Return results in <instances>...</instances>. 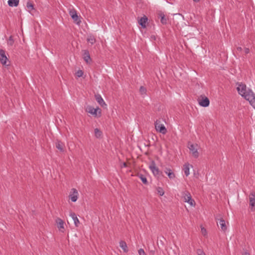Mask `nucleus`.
<instances>
[{
	"instance_id": "obj_17",
	"label": "nucleus",
	"mask_w": 255,
	"mask_h": 255,
	"mask_svg": "<svg viewBox=\"0 0 255 255\" xmlns=\"http://www.w3.org/2000/svg\"><path fill=\"white\" fill-rule=\"evenodd\" d=\"M250 204L253 207L255 206V194L254 192H252L250 195Z\"/></svg>"
},
{
	"instance_id": "obj_2",
	"label": "nucleus",
	"mask_w": 255,
	"mask_h": 255,
	"mask_svg": "<svg viewBox=\"0 0 255 255\" xmlns=\"http://www.w3.org/2000/svg\"><path fill=\"white\" fill-rule=\"evenodd\" d=\"M181 197L185 202L188 203L191 206H195V202L192 198L190 193L187 191L184 190L181 192Z\"/></svg>"
},
{
	"instance_id": "obj_27",
	"label": "nucleus",
	"mask_w": 255,
	"mask_h": 255,
	"mask_svg": "<svg viewBox=\"0 0 255 255\" xmlns=\"http://www.w3.org/2000/svg\"><path fill=\"white\" fill-rule=\"evenodd\" d=\"M26 7L29 11H31V10H32L34 9L33 4L30 1H28L27 2Z\"/></svg>"
},
{
	"instance_id": "obj_33",
	"label": "nucleus",
	"mask_w": 255,
	"mask_h": 255,
	"mask_svg": "<svg viewBox=\"0 0 255 255\" xmlns=\"http://www.w3.org/2000/svg\"><path fill=\"white\" fill-rule=\"evenodd\" d=\"M138 253L139 255H146L144 250L142 249H140L138 251Z\"/></svg>"
},
{
	"instance_id": "obj_6",
	"label": "nucleus",
	"mask_w": 255,
	"mask_h": 255,
	"mask_svg": "<svg viewBox=\"0 0 255 255\" xmlns=\"http://www.w3.org/2000/svg\"><path fill=\"white\" fill-rule=\"evenodd\" d=\"M199 147V145L197 144H191L189 145L188 148L195 158H197L199 156V152L198 151Z\"/></svg>"
},
{
	"instance_id": "obj_10",
	"label": "nucleus",
	"mask_w": 255,
	"mask_h": 255,
	"mask_svg": "<svg viewBox=\"0 0 255 255\" xmlns=\"http://www.w3.org/2000/svg\"><path fill=\"white\" fill-rule=\"evenodd\" d=\"M218 225L220 226L221 230L223 232H226L227 230V226L225 220L223 218H220L217 222Z\"/></svg>"
},
{
	"instance_id": "obj_20",
	"label": "nucleus",
	"mask_w": 255,
	"mask_h": 255,
	"mask_svg": "<svg viewBox=\"0 0 255 255\" xmlns=\"http://www.w3.org/2000/svg\"><path fill=\"white\" fill-rule=\"evenodd\" d=\"M120 247L123 250L125 253H127L128 251V246L125 241H121L119 243Z\"/></svg>"
},
{
	"instance_id": "obj_13",
	"label": "nucleus",
	"mask_w": 255,
	"mask_h": 255,
	"mask_svg": "<svg viewBox=\"0 0 255 255\" xmlns=\"http://www.w3.org/2000/svg\"><path fill=\"white\" fill-rule=\"evenodd\" d=\"M210 101L208 98L205 97L199 100V104L203 107H207L209 105Z\"/></svg>"
},
{
	"instance_id": "obj_31",
	"label": "nucleus",
	"mask_w": 255,
	"mask_h": 255,
	"mask_svg": "<svg viewBox=\"0 0 255 255\" xmlns=\"http://www.w3.org/2000/svg\"><path fill=\"white\" fill-rule=\"evenodd\" d=\"M76 76L78 77H81L83 76V72L82 70H78L77 72H76Z\"/></svg>"
},
{
	"instance_id": "obj_7",
	"label": "nucleus",
	"mask_w": 255,
	"mask_h": 255,
	"mask_svg": "<svg viewBox=\"0 0 255 255\" xmlns=\"http://www.w3.org/2000/svg\"><path fill=\"white\" fill-rule=\"evenodd\" d=\"M79 193L77 189L72 188L70 192L69 198L73 202L77 201L78 198Z\"/></svg>"
},
{
	"instance_id": "obj_5",
	"label": "nucleus",
	"mask_w": 255,
	"mask_h": 255,
	"mask_svg": "<svg viewBox=\"0 0 255 255\" xmlns=\"http://www.w3.org/2000/svg\"><path fill=\"white\" fill-rule=\"evenodd\" d=\"M155 127L156 130L162 133L163 134H165L167 132V129L163 124L160 123V121H156L155 123Z\"/></svg>"
},
{
	"instance_id": "obj_22",
	"label": "nucleus",
	"mask_w": 255,
	"mask_h": 255,
	"mask_svg": "<svg viewBox=\"0 0 255 255\" xmlns=\"http://www.w3.org/2000/svg\"><path fill=\"white\" fill-rule=\"evenodd\" d=\"M87 40L88 42L90 43L92 45L95 43V42L96 41L94 36H93L92 34H89L88 35Z\"/></svg>"
},
{
	"instance_id": "obj_32",
	"label": "nucleus",
	"mask_w": 255,
	"mask_h": 255,
	"mask_svg": "<svg viewBox=\"0 0 255 255\" xmlns=\"http://www.w3.org/2000/svg\"><path fill=\"white\" fill-rule=\"evenodd\" d=\"M146 89L144 88L143 86H141L140 88V92L142 94H145L146 93Z\"/></svg>"
},
{
	"instance_id": "obj_28",
	"label": "nucleus",
	"mask_w": 255,
	"mask_h": 255,
	"mask_svg": "<svg viewBox=\"0 0 255 255\" xmlns=\"http://www.w3.org/2000/svg\"><path fill=\"white\" fill-rule=\"evenodd\" d=\"M156 190L158 194L160 196H162L164 194V191L162 187H158Z\"/></svg>"
},
{
	"instance_id": "obj_30",
	"label": "nucleus",
	"mask_w": 255,
	"mask_h": 255,
	"mask_svg": "<svg viewBox=\"0 0 255 255\" xmlns=\"http://www.w3.org/2000/svg\"><path fill=\"white\" fill-rule=\"evenodd\" d=\"M13 42H14V41H13L12 37L11 36H10L9 37V39L7 41V43H8V44H9L10 45H12L13 44Z\"/></svg>"
},
{
	"instance_id": "obj_39",
	"label": "nucleus",
	"mask_w": 255,
	"mask_h": 255,
	"mask_svg": "<svg viewBox=\"0 0 255 255\" xmlns=\"http://www.w3.org/2000/svg\"><path fill=\"white\" fill-rule=\"evenodd\" d=\"M124 166H126V164L125 163L124 164Z\"/></svg>"
},
{
	"instance_id": "obj_4",
	"label": "nucleus",
	"mask_w": 255,
	"mask_h": 255,
	"mask_svg": "<svg viewBox=\"0 0 255 255\" xmlns=\"http://www.w3.org/2000/svg\"><path fill=\"white\" fill-rule=\"evenodd\" d=\"M149 168L154 176L158 177L161 173L159 168L156 166L155 162L154 161L151 162L149 165Z\"/></svg>"
},
{
	"instance_id": "obj_18",
	"label": "nucleus",
	"mask_w": 255,
	"mask_h": 255,
	"mask_svg": "<svg viewBox=\"0 0 255 255\" xmlns=\"http://www.w3.org/2000/svg\"><path fill=\"white\" fill-rule=\"evenodd\" d=\"M83 58L87 63L91 61L90 54L88 50H84Z\"/></svg>"
},
{
	"instance_id": "obj_38",
	"label": "nucleus",
	"mask_w": 255,
	"mask_h": 255,
	"mask_svg": "<svg viewBox=\"0 0 255 255\" xmlns=\"http://www.w3.org/2000/svg\"><path fill=\"white\" fill-rule=\"evenodd\" d=\"M193 0L194 2H197L199 1V0Z\"/></svg>"
},
{
	"instance_id": "obj_34",
	"label": "nucleus",
	"mask_w": 255,
	"mask_h": 255,
	"mask_svg": "<svg viewBox=\"0 0 255 255\" xmlns=\"http://www.w3.org/2000/svg\"><path fill=\"white\" fill-rule=\"evenodd\" d=\"M198 255H206L205 253L201 250H198L197 251Z\"/></svg>"
},
{
	"instance_id": "obj_37",
	"label": "nucleus",
	"mask_w": 255,
	"mask_h": 255,
	"mask_svg": "<svg viewBox=\"0 0 255 255\" xmlns=\"http://www.w3.org/2000/svg\"><path fill=\"white\" fill-rule=\"evenodd\" d=\"M244 255H250L249 253L248 252H245Z\"/></svg>"
},
{
	"instance_id": "obj_21",
	"label": "nucleus",
	"mask_w": 255,
	"mask_h": 255,
	"mask_svg": "<svg viewBox=\"0 0 255 255\" xmlns=\"http://www.w3.org/2000/svg\"><path fill=\"white\" fill-rule=\"evenodd\" d=\"M19 0H8V4L11 7H15L18 5Z\"/></svg>"
},
{
	"instance_id": "obj_1",
	"label": "nucleus",
	"mask_w": 255,
	"mask_h": 255,
	"mask_svg": "<svg viewBox=\"0 0 255 255\" xmlns=\"http://www.w3.org/2000/svg\"><path fill=\"white\" fill-rule=\"evenodd\" d=\"M237 85L239 94L248 101L251 105L255 109V94L253 91L242 83H237Z\"/></svg>"
},
{
	"instance_id": "obj_16",
	"label": "nucleus",
	"mask_w": 255,
	"mask_h": 255,
	"mask_svg": "<svg viewBox=\"0 0 255 255\" xmlns=\"http://www.w3.org/2000/svg\"><path fill=\"white\" fill-rule=\"evenodd\" d=\"M70 216L72 218L75 226L78 227V226L80 224V222L79 221V219L77 217V216L75 214V213H74L73 212H71L70 213Z\"/></svg>"
},
{
	"instance_id": "obj_23",
	"label": "nucleus",
	"mask_w": 255,
	"mask_h": 255,
	"mask_svg": "<svg viewBox=\"0 0 255 255\" xmlns=\"http://www.w3.org/2000/svg\"><path fill=\"white\" fill-rule=\"evenodd\" d=\"M64 144L59 140H57L56 142V148L62 152L64 151Z\"/></svg>"
},
{
	"instance_id": "obj_8",
	"label": "nucleus",
	"mask_w": 255,
	"mask_h": 255,
	"mask_svg": "<svg viewBox=\"0 0 255 255\" xmlns=\"http://www.w3.org/2000/svg\"><path fill=\"white\" fill-rule=\"evenodd\" d=\"M69 14L73 19V20L77 24H79L81 21L80 20L78 14L77 13V11L74 9H71L69 10Z\"/></svg>"
},
{
	"instance_id": "obj_11",
	"label": "nucleus",
	"mask_w": 255,
	"mask_h": 255,
	"mask_svg": "<svg viewBox=\"0 0 255 255\" xmlns=\"http://www.w3.org/2000/svg\"><path fill=\"white\" fill-rule=\"evenodd\" d=\"M56 223L57 225V227L59 229V230L63 233L64 232V221L60 218H58L56 219Z\"/></svg>"
},
{
	"instance_id": "obj_36",
	"label": "nucleus",
	"mask_w": 255,
	"mask_h": 255,
	"mask_svg": "<svg viewBox=\"0 0 255 255\" xmlns=\"http://www.w3.org/2000/svg\"><path fill=\"white\" fill-rule=\"evenodd\" d=\"M237 50L238 51L240 52V51H241L242 50V48L241 47H238L237 48Z\"/></svg>"
},
{
	"instance_id": "obj_14",
	"label": "nucleus",
	"mask_w": 255,
	"mask_h": 255,
	"mask_svg": "<svg viewBox=\"0 0 255 255\" xmlns=\"http://www.w3.org/2000/svg\"><path fill=\"white\" fill-rule=\"evenodd\" d=\"M164 172L167 175L169 179H173L175 178V174L171 169L169 168H166L165 169Z\"/></svg>"
},
{
	"instance_id": "obj_15",
	"label": "nucleus",
	"mask_w": 255,
	"mask_h": 255,
	"mask_svg": "<svg viewBox=\"0 0 255 255\" xmlns=\"http://www.w3.org/2000/svg\"><path fill=\"white\" fill-rule=\"evenodd\" d=\"M190 167H192V166L188 163H185L183 165V170L184 171L185 175L186 176H188L190 174Z\"/></svg>"
},
{
	"instance_id": "obj_9",
	"label": "nucleus",
	"mask_w": 255,
	"mask_h": 255,
	"mask_svg": "<svg viewBox=\"0 0 255 255\" xmlns=\"http://www.w3.org/2000/svg\"><path fill=\"white\" fill-rule=\"evenodd\" d=\"M0 61L3 65L8 66L9 65L7 63L8 59L5 55V52L2 49L0 50Z\"/></svg>"
},
{
	"instance_id": "obj_25",
	"label": "nucleus",
	"mask_w": 255,
	"mask_h": 255,
	"mask_svg": "<svg viewBox=\"0 0 255 255\" xmlns=\"http://www.w3.org/2000/svg\"><path fill=\"white\" fill-rule=\"evenodd\" d=\"M94 132H95V136L97 138H100L102 134V132L100 129H99L98 128H96L95 129Z\"/></svg>"
},
{
	"instance_id": "obj_3",
	"label": "nucleus",
	"mask_w": 255,
	"mask_h": 255,
	"mask_svg": "<svg viewBox=\"0 0 255 255\" xmlns=\"http://www.w3.org/2000/svg\"><path fill=\"white\" fill-rule=\"evenodd\" d=\"M86 111L95 118H100L101 116V110L99 107L94 108L89 106L87 107Z\"/></svg>"
},
{
	"instance_id": "obj_12",
	"label": "nucleus",
	"mask_w": 255,
	"mask_h": 255,
	"mask_svg": "<svg viewBox=\"0 0 255 255\" xmlns=\"http://www.w3.org/2000/svg\"><path fill=\"white\" fill-rule=\"evenodd\" d=\"M95 97L96 101L101 106L104 107L107 106L102 96L100 94H96Z\"/></svg>"
},
{
	"instance_id": "obj_26",
	"label": "nucleus",
	"mask_w": 255,
	"mask_h": 255,
	"mask_svg": "<svg viewBox=\"0 0 255 255\" xmlns=\"http://www.w3.org/2000/svg\"><path fill=\"white\" fill-rule=\"evenodd\" d=\"M138 176L140 179V180L142 181L143 183H144V184H147V179H146V177L145 176H144L143 175L140 174H139L138 175Z\"/></svg>"
},
{
	"instance_id": "obj_24",
	"label": "nucleus",
	"mask_w": 255,
	"mask_h": 255,
	"mask_svg": "<svg viewBox=\"0 0 255 255\" xmlns=\"http://www.w3.org/2000/svg\"><path fill=\"white\" fill-rule=\"evenodd\" d=\"M159 17H160V21L162 24H166L167 19L165 18V15L163 13L160 12L159 14Z\"/></svg>"
},
{
	"instance_id": "obj_29",
	"label": "nucleus",
	"mask_w": 255,
	"mask_h": 255,
	"mask_svg": "<svg viewBox=\"0 0 255 255\" xmlns=\"http://www.w3.org/2000/svg\"><path fill=\"white\" fill-rule=\"evenodd\" d=\"M201 232L204 236L205 237L207 235V231L206 229L202 226L201 227Z\"/></svg>"
},
{
	"instance_id": "obj_35",
	"label": "nucleus",
	"mask_w": 255,
	"mask_h": 255,
	"mask_svg": "<svg viewBox=\"0 0 255 255\" xmlns=\"http://www.w3.org/2000/svg\"><path fill=\"white\" fill-rule=\"evenodd\" d=\"M245 52L246 54H248L250 52V49L248 48H246L245 49Z\"/></svg>"
},
{
	"instance_id": "obj_19",
	"label": "nucleus",
	"mask_w": 255,
	"mask_h": 255,
	"mask_svg": "<svg viewBox=\"0 0 255 255\" xmlns=\"http://www.w3.org/2000/svg\"><path fill=\"white\" fill-rule=\"evenodd\" d=\"M147 21V18L144 16L142 17H141L139 21V24L143 28L146 27V23Z\"/></svg>"
}]
</instances>
